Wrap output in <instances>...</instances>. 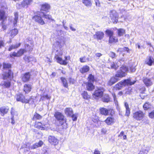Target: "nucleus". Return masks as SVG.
<instances>
[{"mask_svg":"<svg viewBox=\"0 0 154 154\" xmlns=\"http://www.w3.org/2000/svg\"><path fill=\"white\" fill-rule=\"evenodd\" d=\"M112 116H108L104 120V122L107 125H111L114 123L115 120Z\"/></svg>","mask_w":154,"mask_h":154,"instance_id":"obj_20","label":"nucleus"},{"mask_svg":"<svg viewBox=\"0 0 154 154\" xmlns=\"http://www.w3.org/2000/svg\"><path fill=\"white\" fill-rule=\"evenodd\" d=\"M103 88L97 87L92 94L93 97L96 99L102 97L103 94Z\"/></svg>","mask_w":154,"mask_h":154,"instance_id":"obj_9","label":"nucleus"},{"mask_svg":"<svg viewBox=\"0 0 154 154\" xmlns=\"http://www.w3.org/2000/svg\"><path fill=\"white\" fill-rule=\"evenodd\" d=\"M117 33L118 36L120 37L125 34V29L122 28H119L117 29Z\"/></svg>","mask_w":154,"mask_h":154,"instance_id":"obj_38","label":"nucleus"},{"mask_svg":"<svg viewBox=\"0 0 154 154\" xmlns=\"http://www.w3.org/2000/svg\"><path fill=\"white\" fill-rule=\"evenodd\" d=\"M118 41L119 40L118 38L114 36V35L109 37L108 42L109 44L117 43Z\"/></svg>","mask_w":154,"mask_h":154,"instance_id":"obj_29","label":"nucleus"},{"mask_svg":"<svg viewBox=\"0 0 154 154\" xmlns=\"http://www.w3.org/2000/svg\"><path fill=\"white\" fill-rule=\"evenodd\" d=\"M119 80V79L116 77L115 75V76H113L110 78L107 82V85L109 86H111Z\"/></svg>","mask_w":154,"mask_h":154,"instance_id":"obj_16","label":"nucleus"},{"mask_svg":"<svg viewBox=\"0 0 154 154\" xmlns=\"http://www.w3.org/2000/svg\"><path fill=\"white\" fill-rule=\"evenodd\" d=\"M62 53H61L59 55L56 54L54 56V59H55L57 62L60 64L66 65L68 63V60H70V57L69 56H65L64 57V60H63L62 57Z\"/></svg>","mask_w":154,"mask_h":154,"instance_id":"obj_3","label":"nucleus"},{"mask_svg":"<svg viewBox=\"0 0 154 154\" xmlns=\"http://www.w3.org/2000/svg\"><path fill=\"white\" fill-rule=\"evenodd\" d=\"M18 30L17 29L14 28L11 30L9 32L10 35V36L12 38H13L18 33Z\"/></svg>","mask_w":154,"mask_h":154,"instance_id":"obj_31","label":"nucleus"},{"mask_svg":"<svg viewBox=\"0 0 154 154\" xmlns=\"http://www.w3.org/2000/svg\"><path fill=\"white\" fill-rule=\"evenodd\" d=\"M118 136L119 137H121L122 136H123V140H126L127 139V136L126 135L124 134V132L123 131H121Z\"/></svg>","mask_w":154,"mask_h":154,"instance_id":"obj_49","label":"nucleus"},{"mask_svg":"<svg viewBox=\"0 0 154 154\" xmlns=\"http://www.w3.org/2000/svg\"><path fill=\"white\" fill-rule=\"evenodd\" d=\"M40 11L38 12V13H41L43 14V17L45 19L49 20H53L51 16L49 14H45L43 12L48 13L49 12L51 7L50 5L47 3H45L40 5Z\"/></svg>","mask_w":154,"mask_h":154,"instance_id":"obj_1","label":"nucleus"},{"mask_svg":"<svg viewBox=\"0 0 154 154\" xmlns=\"http://www.w3.org/2000/svg\"><path fill=\"white\" fill-rule=\"evenodd\" d=\"M142 81L145 85L147 87L151 86L152 84L151 79L147 77L143 78Z\"/></svg>","mask_w":154,"mask_h":154,"instance_id":"obj_24","label":"nucleus"},{"mask_svg":"<svg viewBox=\"0 0 154 154\" xmlns=\"http://www.w3.org/2000/svg\"><path fill=\"white\" fill-rule=\"evenodd\" d=\"M38 146L36 143L33 144L31 147V149H34L38 148Z\"/></svg>","mask_w":154,"mask_h":154,"instance_id":"obj_60","label":"nucleus"},{"mask_svg":"<svg viewBox=\"0 0 154 154\" xmlns=\"http://www.w3.org/2000/svg\"><path fill=\"white\" fill-rule=\"evenodd\" d=\"M9 108L8 106H3L0 108V112L1 114L4 115L7 114Z\"/></svg>","mask_w":154,"mask_h":154,"instance_id":"obj_28","label":"nucleus"},{"mask_svg":"<svg viewBox=\"0 0 154 154\" xmlns=\"http://www.w3.org/2000/svg\"><path fill=\"white\" fill-rule=\"evenodd\" d=\"M34 126L35 128L41 130H45L46 129L45 125L41 122H35Z\"/></svg>","mask_w":154,"mask_h":154,"instance_id":"obj_17","label":"nucleus"},{"mask_svg":"<svg viewBox=\"0 0 154 154\" xmlns=\"http://www.w3.org/2000/svg\"><path fill=\"white\" fill-rule=\"evenodd\" d=\"M32 88V85L29 84H25L23 87V91L25 94H27L31 91Z\"/></svg>","mask_w":154,"mask_h":154,"instance_id":"obj_22","label":"nucleus"},{"mask_svg":"<svg viewBox=\"0 0 154 154\" xmlns=\"http://www.w3.org/2000/svg\"><path fill=\"white\" fill-rule=\"evenodd\" d=\"M96 6L100 7V3L99 0H94Z\"/></svg>","mask_w":154,"mask_h":154,"instance_id":"obj_55","label":"nucleus"},{"mask_svg":"<svg viewBox=\"0 0 154 154\" xmlns=\"http://www.w3.org/2000/svg\"><path fill=\"white\" fill-rule=\"evenodd\" d=\"M145 113L142 111L139 110L133 113V118L138 121L142 120L145 117Z\"/></svg>","mask_w":154,"mask_h":154,"instance_id":"obj_6","label":"nucleus"},{"mask_svg":"<svg viewBox=\"0 0 154 154\" xmlns=\"http://www.w3.org/2000/svg\"><path fill=\"white\" fill-rule=\"evenodd\" d=\"M124 106L126 109L125 115L128 117L131 113L130 109L129 107L128 104L127 103L125 102L124 103Z\"/></svg>","mask_w":154,"mask_h":154,"instance_id":"obj_32","label":"nucleus"},{"mask_svg":"<svg viewBox=\"0 0 154 154\" xmlns=\"http://www.w3.org/2000/svg\"><path fill=\"white\" fill-rule=\"evenodd\" d=\"M33 58V57L30 56H27L26 55L23 57V59L27 63H29L31 61V59Z\"/></svg>","mask_w":154,"mask_h":154,"instance_id":"obj_45","label":"nucleus"},{"mask_svg":"<svg viewBox=\"0 0 154 154\" xmlns=\"http://www.w3.org/2000/svg\"><path fill=\"white\" fill-rule=\"evenodd\" d=\"M87 79L88 81L87 82H89L94 83L95 81L94 76L91 74H89L88 77Z\"/></svg>","mask_w":154,"mask_h":154,"instance_id":"obj_41","label":"nucleus"},{"mask_svg":"<svg viewBox=\"0 0 154 154\" xmlns=\"http://www.w3.org/2000/svg\"><path fill=\"white\" fill-rule=\"evenodd\" d=\"M36 143L38 147H41L43 144V142L42 140H40L38 143Z\"/></svg>","mask_w":154,"mask_h":154,"instance_id":"obj_54","label":"nucleus"},{"mask_svg":"<svg viewBox=\"0 0 154 154\" xmlns=\"http://www.w3.org/2000/svg\"><path fill=\"white\" fill-rule=\"evenodd\" d=\"M75 80L74 79H72V78H69V82L70 84H73L75 83Z\"/></svg>","mask_w":154,"mask_h":154,"instance_id":"obj_56","label":"nucleus"},{"mask_svg":"<svg viewBox=\"0 0 154 154\" xmlns=\"http://www.w3.org/2000/svg\"><path fill=\"white\" fill-rule=\"evenodd\" d=\"M102 101L104 102L108 103L110 101V97L108 94L105 95L102 98Z\"/></svg>","mask_w":154,"mask_h":154,"instance_id":"obj_42","label":"nucleus"},{"mask_svg":"<svg viewBox=\"0 0 154 154\" xmlns=\"http://www.w3.org/2000/svg\"><path fill=\"white\" fill-rule=\"evenodd\" d=\"M5 43L4 41L2 40H0V48L4 47Z\"/></svg>","mask_w":154,"mask_h":154,"instance_id":"obj_57","label":"nucleus"},{"mask_svg":"<svg viewBox=\"0 0 154 154\" xmlns=\"http://www.w3.org/2000/svg\"><path fill=\"white\" fill-rule=\"evenodd\" d=\"M34 21L41 25H43L45 24V22L39 14L35 15L32 18Z\"/></svg>","mask_w":154,"mask_h":154,"instance_id":"obj_12","label":"nucleus"},{"mask_svg":"<svg viewBox=\"0 0 154 154\" xmlns=\"http://www.w3.org/2000/svg\"><path fill=\"white\" fill-rule=\"evenodd\" d=\"M124 84H125V86L127 85H134L136 82V81L135 80L133 82L131 81L130 79H124L123 80Z\"/></svg>","mask_w":154,"mask_h":154,"instance_id":"obj_33","label":"nucleus"},{"mask_svg":"<svg viewBox=\"0 0 154 154\" xmlns=\"http://www.w3.org/2000/svg\"><path fill=\"white\" fill-rule=\"evenodd\" d=\"M16 100L20 101L23 103H28L30 102L31 98H26L25 96L21 93H19L16 95Z\"/></svg>","mask_w":154,"mask_h":154,"instance_id":"obj_7","label":"nucleus"},{"mask_svg":"<svg viewBox=\"0 0 154 154\" xmlns=\"http://www.w3.org/2000/svg\"><path fill=\"white\" fill-rule=\"evenodd\" d=\"M109 16L114 24H116L117 23L118 21L119 16L115 10L113 9L110 11Z\"/></svg>","mask_w":154,"mask_h":154,"instance_id":"obj_10","label":"nucleus"},{"mask_svg":"<svg viewBox=\"0 0 154 154\" xmlns=\"http://www.w3.org/2000/svg\"><path fill=\"white\" fill-rule=\"evenodd\" d=\"M128 71V67L125 65H122L120 68L116 72V76L118 78L125 77L127 75V72Z\"/></svg>","mask_w":154,"mask_h":154,"instance_id":"obj_4","label":"nucleus"},{"mask_svg":"<svg viewBox=\"0 0 154 154\" xmlns=\"http://www.w3.org/2000/svg\"><path fill=\"white\" fill-rule=\"evenodd\" d=\"M79 60L81 63H85L86 62V60L85 59V57L84 56L83 57H80L79 58Z\"/></svg>","mask_w":154,"mask_h":154,"instance_id":"obj_53","label":"nucleus"},{"mask_svg":"<svg viewBox=\"0 0 154 154\" xmlns=\"http://www.w3.org/2000/svg\"><path fill=\"white\" fill-rule=\"evenodd\" d=\"M100 113L102 115L107 116L109 115L113 116L115 114L114 110L112 108L107 109L104 107H100L99 109Z\"/></svg>","mask_w":154,"mask_h":154,"instance_id":"obj_5","label":"nucleus"},{"mask_svg":"<svg viewBox=\"0 0 154 154\" xmlns=\"http://www.w3.org/2000/svg\"><path fill=\"white\" fill-rule=\"evenodd\" d=\"M21 45V43H19L16 44L15 45H11L9 47L8 50L9 51H11L13 49H16L18 48Z\"/></svg>","mask_w":154,"mask_h":154,"instance_id":"obj_37","label":"nucleus"},{"mask_svg":"<svg viewBox=\"0 0 154 154\" xmlns=\"http://www.w3.org/2000/svg\"><path fill=\"white\" fill-rule=\"evenodd\" d=\"M82 3L87 7H91L92 3L91 0H82Z\"/></svg>","mask_w":154,"mask_h":154,"instance_id":"obj_34","label":"nucleus"},{"mask_svg":"<svg viewBox=\"0 0 154 154\" xmlns=\"http://www.w3.org/2000/svg\"><path fill=\"white\" fill-rule=\"evenodd\" d=\"M69 117H72L73 121H75L77 120V116L76 114L72 113Z\"/></svg>","mask_w":154,"mask_h":154,"instance_id":"obj_50","label":"nucleus"},{"mask_svg":"<svg viewBox=\"0 0 154 154\" xmlns=\"http://www.w3.org/2000/svg\"><path fill=\"white\" fill-rule=\"evenodd\" d=\"M81 95L83 98L86 100H89L91 99V96L86 91H84L81 93Z\"/></svg>","mask_w":154,"mask_h":154,"instance_id":"obj_25","label":"nucleus"},{"mask_svg":"<svg viewBox=\"0 0 154 154\" xmlns=\"http://www.w3.org/2000/svg\"><path fill=\"white\" fill-rule=\"evenodd\" d=\"M48 140L49 142L51 144L55 146L57 145L59 143V141L57 139L53 136H49L48 137Z\"/></svg>","mask_w":154,"mask_h":154,"instance_id":"obj_18","label":"nucleus"},{"mask_svg":"<svg viewBox=\"0 0 154 154\" xmlns=\"http://www.w3.org/2000/svg\"><path fill=\"white\" fill-rule=\"evenodd\" d=\"M70 29L73 31H75L76 30V29L72 27V26H70Z\"/></svg>","mask_w":154,"mask_h":154,"instance_id":"obj_64","label":"nucleus"},{"mask_svg":"<svg viewBox=\"0 0 154 154\" xmlns=\"http://www.w3.org/2000/svg\"><path fill=\"white\" fill-rule=\"evenodd\" d=\"M15 17L14 19V26L16 25L18 19V14L17 12H15L14 13Z\"/></svg>","mask_w":154,"mask_h":154,"instance_id":"obj_46","label":"nucleus"},{"mask_svg":"<svg viewBox=\"0 0 154 154\" xmlns=\"http://www.w3.org/2000/svg\"><path fill=\"white\" fill-rule=\"evenodd\" d=\"M150 104L148 102H145L143 105V108L145 110L148 109L150 108Z\"/></svg>","mask_w":154,"mask_h":154,"instance_id":"obj_43","label":"nucleus"},{"mask_svg":"<svg viewBox=\"0 0 154 154\" xmlns=\"http://www.w3.org/2000/svg\"><path fill=\"white\" fill-rule=\"evenodd\" d=\"M11 85V82L10 81H5L2 85V86L5 88H10Z\"/></svg>","mask_w":154,"mask_h":154,"instance_id":"obj_44","label":"nucleus"},{"mask_svg":"<svg viewBox=\"0 0 154 154\" xmlns=\"http://www.w3.org/2000/svg\"><path fill=\"white\" fill-rule=\"evenodd\" d=\"M33 0H23L21 2L20 5L23 8H27L28 6L32 2Z\"/></svg>","mask_w":154,"mask_h":154,"instance_id":"obj_23","label":"nucleus"},{"mask_svg":"<svg viewBox=\"0 0 154 154\" xmlns=\"http://www.w3.org/2000/svg\"><path fill=\"white\" fill-rule=\"evenodd\" d=\"M51 98V96L50 95L47 94L46 95H42L41 96L40 100L43 101L45 99L50 100Z\"/></svg>","mask_w":154,"mask_h":154,"instance_id":"obj_40","label":"nucleus"},{"mask_svg":"<svg viewBox=\"0 0 154 154\" xmlns=\"http://www.w3.org/2000/svg\"><path fill=\"white\" fill-rule=\"evenodd\" d=\"M31 74L30 72H26L22 74L21 76V79L23 82H29L30 79Z\"/></svg>","mask_w":154,"mask_h":154,"instance_id":"obj_13","label":"nucleus"},{"mask_svg":"<svg viewBox=\"0 0 154 154\" xmlns=\"http://www.w3.org/2000/svg\"><path fill=\"white\" fill-rule=\"evenodd\" d=\"M90 70L89 67L87 65L83 66L79 69L80 72L82 74H84L88 72Z\"/></svg>","mask_w":154,"mask_h":154,"instance_id":"obj_27","label":"nucleus"},{"mask_svg":"<svg viewBox=\"0 0 154 154\" xmlns=\"http://www.w3.org/2000/svg\"><path fill=\"white\" fill-rule=\"evenodd\" d=\"M3 69H11L12 68V64L9 63L4 62L2 64Z\"/></svg>","mask_w":154,"mask_h":154,"instance_id":"obj_35","label":"nucleus"},{"mask_svg":"<svg viewBox=\"0 0 154 154\" xmlns=\"http://www.w3.org/2000/svg\"><path fill=\"white\" fill-rule=\"evenodd\" d=\"M148 116L150 118L154 119V110L149 112V113Z\"/></svg>","mask_w":154,"mask_h":154,"instance_id":"obj_51","label":"nucleus"},{"mask_svg":"<svg viewBox=\"0 0 154 154\" xmlns=\"http://www.w3.org/2000/svg\"><path fill=\"white\" fill-rule=\"evenodd\" d=\"M14 77V72L11 69L4 72L2 74V79L3 80H6L8 79L13 78Z\"/></svg>","mask_w":154,"mask_h":154,"instance_id":"obj_11","label":"nucleus"},{"mask_svg":"<svg viewBox=\"0 0 154 154\" xmlns=\"http://www.w3.org/2000/svg\"><path fill=\"white\" fill-rule=\"evenodd\" d=\"M124 51H126L127 53H130V50L128 47H124L123 48Z\"/></svg>","mask_w":154,"mask_h":154,"instance_id":"obj_58","label":"nucleus"},{"mask_svg":"<svg viewBox=\"0 0 154 154\" xmlns=\"http://www.w3.org/2000/svg\"><path fill=\"white\" fill-rule=\"evenodd\" d=\"M60 79L61 80L63 86L66 88H68V85L66 79L64 77H61Z\"/></svg>","mask_w":154,"mask_h":154,"instance_id":"obj_36","label":"nucleus"},{"mask_svg":"<svg viewBox=\"0 0 154 154\" xmlns=\"http://www.w3.org/2000/svg\"><path fill=\"white\" fill-rule=\"evenodd\" d=\"M102 54L101 53H97L95 54V57L98 59H99V58L102 56Z\"/></svg>","mask_w":154,"mask_h":154,"instance_id":"obj_59","label":"nucleus"},{"mask_svg":"<svg viewBox=\"0 0 154 154\" xmlns=\"http://www.w3.org/2000/svg\"><path fill=\"white\" fill-rule=\"evenodd\" d=\"M104 34L103 31H98L95 32L93 36L95 39L98 41L104 38Z\"/></svg>","mask_w":154,"mask_h":154,"instance_id":"obj_15","label":"nucleus"},{"mask_svg":"<svg viewBox=\"0 0 154 154\" xmlns=\"http://www.w3.org/2000/svg\"><path fill=\"white\" fill-rule=\"evenodd\" d=\"M145 63L149 66L154 64V58L151 56H149L145 61Z\"/></svg>","mask_w":154,"mask_h":154,"instance_id":"obj_26","label":"nucleus"},{"mask_svg":"<svg viewBox=\"0 0 154 154\" xmlns=\"http://www.w3.org/2000/svg\"><path fill=\"white\" fill-rule=\"evenodd\" d=\"M56 119L58 121H63L64 116L60 112H56L54 114Z\"/></svg>","mask_w":154,"mask_h":154,"instance_id":"obj_21","label":"nucleus"},{"mask_svg":"<svg viewBox=\"0 0 154 154\" xmlns=\"http://www.w3.org/2000/svg\"><path fill=\"white\" fill-rule=\"evenodd\" d=\"M5 11L4 10H0V25L3 31L6 30L8 28V25L6 23L8 18Z\"/></svg>","mask_w":154,"mask_h":154,"instance_id":"obj_2","label":"nucleus"},{"mask_svg":"<svg viewBox=\"0 0 154 154\" xmlns=\"http://www.w3.org/2000/svg\"><path fill=\"white\" fill-rule=\"evenodd\" d=\"M111 64L110 66L111 69H114L116 70L118 68L119 66L117 65V63L112 62L111 63Z\"/></svg>","mask_w":154,"mask_h":154,"instance_id":"obj_48","label":"nucleus"},{"mask_svg":"<svg viewBox=\"0 0 154 154\" xmlns=\"http://www.w3.org/2000/svg\"><path fill=\"white\" fill-rule=\"evenodd\" d=\"M82 86L86 85V90L88 91H93L95 88V86L94 83L91 82H84L82 84Z\"/></svg>","mask_w":154,"mask_h":154,"instance_id":"obj_14","label":"nucleus"},{"mask_svg":"<svg viewBox=\"0 0 154 154\" xmlns=\"http://www.w3.org/2000/svg\"><path fill=\"white\" fill-rule=\"evenodd\" d=\"M123 94V92L122 91H119L117 94L118 96H121Z\"/></svg>","mask_w":154,"mask_h":154,"instance_id":"obj_63","label":"nucleus"},{"mask_svg":"<svg viewBox=\"0 0 154 154\" xmlns=\"http://www.w3.org/2000/svg\"><path fill=\"white\" fill-rule=\"evenodd\" d=\"M42 118V116L38 113H35L32 118V120L35 121L36 120H41Z\"/></svg>","mask_w":154,"mask_h":154,"instance_id":"obj_39","label":"nucleus"},{"mask_svg":"<svg viewBox=\"0 0 154 154\" xmlns=\"http://www.w3.org/2000/svg\"><path fill=\"white\" fill-rule=\"evenodd\" d=\"M94 154H100V152L97 149H95L94 151Z\"/></svg>","mask_w":154,"mask_h":154,"instance_id":"obj_61","label":"nucleus"},{"mask_svg":"<svg viewBox=\"0 0 154 154\" xmlns=\"http://www.w3.org/2000/svg\"><path fill=\"white\" fill-rule=\"evenodd\" d=\"M11 123L12 124H14L15 123V122L14 119V116H12L11 118Z\"/></svg>","mask_w":154,"mask_h":154,"instance_id":"obj_62","label":"nucleus"},{"mask_svg":"<svg viewBox=\"0 0 154 154\" xmlns=\"http://www.w3.org/2000/svg\"><path fill=\"white\" fill-rule=\"evenodd\" d=\"M109 56L112 58H116V54L114 52L112 51L110 52Z\"/></svg>","mask_w":154,"mask_h":154,"instance_id":"obj_52","label":"nucleus"},{"mask_svg":"<svg viewBox=\"0 0 154 154\" xmlns=\"http://www.w3.org/2000/svg\"><path fill=\"white\" fill-rule=\"evenodd\" d=\"M27 52L25 49L21 48L19 49L17 52L14 51L9 54L10 58H13L14 57H20L23 56Z\"/></svg>","mask_w":154,"mask_h":154,"instance_id":"obj_8","label":"nucleus"},{"mask_svg":"<svg viewBox=\"0 0 154 154\" xmlns=\"http://www.w3.org/2000/svg\"><path fill=\"white\" fill-rule=\"evenodd\" d=\"M64 112L67 116L69 117L73 113V111L71 108L66 107L65 109Z\"/></svg>","mask_w":154,"mask_h":154,"instance_id":"obj_30","label":"nucleus"},{"mask_svg":"<svg viewBox=\"0 0 154 154\" xmlns=\"http://www.w3.org/2000/svg\"><path fill=\"white\" fill-rule=\"evenodd\" d=\"M124 86H125V84L123 80L116 84L113 87V89L115 91L119 90H121Z\"/></svg>","mask_w":154,"mask_h":154,"instance_id":"obj_19","label":"nucleus"},{"mask_svg":"<svg viewBox=\"0 0 154 154\" xmlns=\"http://www.w3.org/2000/svg\"><path fill=\"white\" fill-rule=\"evenodd\" d=\"M105 32L106 34L109 36V37L110 36H112L114 35L113 31L109 29H106L105 31Z\"/></svg>","mask_w":154,"mask_h":154,"instance_id":"obj_47","label":"nucleus"}]
</instances>
